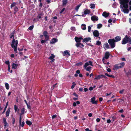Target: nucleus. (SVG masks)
I'll return each mask as SVG.
<instances>
[{
	"label": "nucleus",
	"mask_w": 131,
	"mask_h": 131,
	"mask_svg": "<svg viewBox=\"0 0 131 131\" xmlns=\"http://www.w3.org/2000/svg\"><path fill=\"white\" fill-rule=\"evenodd\" d=\"M96 45L99 46L101 45V42L99 41L98 40L96 41Z\"/></svg>",
	"instance_id": "72a5a7b5"
},
{
	"label": "nucleus",
	"mask_w": 131,
	"mask_h": 131,
	"mask_svg": "<svg viewBox=\"0 0 131 131\" xmlns=\"http://www.w3.org/2000/svg\"><path fill=\"white\" fill-rule=\"evenodd\" d=\"M90 13V10L88 9H85L84 12V13L85 15L89 14Z\"/></svg>",
	"instance_id": "4468645a"
},
{
	"label": "nucleus",
	"mask_w": 131,
	"mask_h": 131,
	"mask_svg": "<svg viewBox=\"0 0 131 131\" xmlns=\"http://www.w3.org/2000/svg\"><path fill=\"white\" fill-rule=\"evenodd\" d=\"M108 42L112 48H113L115 47V42H116L114 41V39H109L108 40Z\"/></svg>",
	"instance_id": "f03ea898"
},
{
	"label": "nucleus",
	"mask_w": 131,
	"mask_h": 131,
	"mask_svg": "<svg viewBox=\"0 0 131 131\" xmlns=\"http://www.w3.org/2000/svg\"><path fill=\"white\" fill-rule=\"evenodd\" d=\"M57 116V115H53L52 116V119H54Z\"/></svg>",
	"instance_id": "603ef678"
},
{
	"label": "nucleus",
	"mask_w": 131,
	"mask_h": 131,
	"mask_svg": "<svg viewBox=\"0 0 131 131\" xmlns=\"http://www.w3.org/2000/svg\"><path fill=\"white\" fill-rule=\"evenodd\" d=\"M129 37L127 35L123 38L122 41V44L124 45L127 43L129 41Z\"/></svg>",
	"instance_id": "7ed1b4c3"
},
{
	"label": "nucleus",
	"mask_w": 131,
	"mask_h": 131,
	"mask_svg": "<svg viewBox=\"0 0 131 131\" xmlns=\"http://www.w3.org/2000/svg\"><path fill=\"white\" fill-rule=\"evenodd\" d=\"M14 9L15 10L16 12H17L18 10V8L16 7H15V8H14Z\"/></svg>",
	"instance_id": "8fccbe9b"
},
{
	"label": "nucleus",
	"mask_w": 131,
	"mask_h": 131,
	"mask_svg": "<svg viewBox=\"0 0 131 131\" xmlns=\"http://www.w3.org/2000/svg\"><path fill=\"white\" fill-rule=\"evenodd\" d=\"M92 116V114L91 113H90L88 114V116L90 117H91Z\"/></svg>",
	"instance_id": "774afa93"
},
{
	"label": "nucleus",
	"mask_w": 131,
	"mask_h": 131,
	"mask_svg": "<svg viewBox=\"0 0 131 131\" xmlns=\"http://www.w3.org/2000/svg\"><path fill=\"white\" fill-rule=\"evenodd\" d=\"M76 103L75 102H74L73 104V105L74 106H76Z\"/></svg>",
	"instance_id": "69168bd1"
},
{
	"label": "nucleus",
	"mask_w": 131,
	"mask_h": 131,
	"mask_svg": "<svg viewBox=\"0 0 131 131\" xmlns=\"http://www.w3.org/2000/svg\"><path fill=\"white\" fill-rule=\"evenodd\" d=\"M91 68H92L91 67H88L86 68V70L87 71H89V72H90V70H91Z\"/></svg>",
	"instance_id": "c756f323"
},
{
	"label": "nucleus",
	"mask_w": 131,
	"mask_h": 131,
	"mask_svg": "<svg viewBox=\"0 0 131 131\" xmlns=\"http://www.w3.org/2000/svg\"><path fill=\"white\" fill-rule=\"evenodd\" d=\"M105 59L103 58L102 60L103 63L105 64H106V60H105Z\"/></svg>",
	"instance_id": "a18cd8bd"
},
{
	"label": "nucleus",
	"mask_w": 131,
	"mask_h": 131,
	"mask_svg": "<svg viewBox=\"0 0 131 131\" xmlns=\"http://www.w3.org/2000/svg\"><path fill=\"white\" fill-rule=\"evenodd\" d=\"M95 7V5L94 4H90V8L94 9Z\"/></svg>",
	"instance_id": "2f4dec72"
},
{
	"label": "nucleus",
	"mask_w": 131,
	"mask_h": 131,
	"mask_svg": "<svg viewBox=\"0 0 131 131\" xmlns=\"http://www.w3.org/2000/svg\"><path fill=\"white\" fill-rule=\"evenodd\" d=\"M71 29L73 30V31H74L76 30V29L75 28V27H71Z\"/></svg>",
	"instance_id": "c03bdc74"
},
{
	"label": "nucleus",
	"mask_w": 131,
	"mask_h": 131,
	"mask_svg": "<svg viewBox=\"0 0 131 131\" xmlns=\"http://www.w3.org/2000/svg\"><path fill=\"white\" fill-rule=\"evenodd\" d=\"M26 123L28 125L30 126L32 124L31 122L29 121H27L26 122Z\"/></svg>",
	"instance_id": "bb28decb"
},
{
	"label": "nucleus",
	"mask_w": 131,
	"mask_h": 131,
	"mask_svg": "<svg viewBox=\"0 0 131 131\" xmlns=\"http://www.w3.org/2000/svg\"><path fill=\"white\" fill-rule=\"evenodd\" d=\"M107 71L108 72H110L111 71V69L109 68H108L107 69Z\"/></svg>",
	"instance_id": "0e129e2a"
},
{
	"label": "nucleus",
	"mask_w": 131,
	"mask_h": 131,
	"mask_svg": "<svg viewBox=\"0 0 131 131\" xmlns=\"http://www.w3.org/2000/svg\"><path fill=\"white\" fill-rule=\"evenodd\" d=\"M95 98L94 97L92 98L91 99V102L93 104H97V101H95Z\"/></svg>",
	"instance_id": "2eb2a0df"
},
{
	"label": "nucleus",
	"mask_w": 131,
	"mask_h": 131,
	"mask_svg": "<svg viewBox=\"0 0 131 131\" xmlns=\"http://www.w3.org/2000/svg\"><path fill=\"white\" fill-rule=\"evenodd\" d=\"M58 41V39L56 38H53L51 40V41L50 42L51 44H53Z\"/></svg>",
	"instance_id": "dca6fc26"
},
{
	"label": "nucleus",
	"mask_w": 131,
	"mask_h": 131,
	"mask_svg": "<svg viewBox=\"0 0 131 131\" xmlns=\"http://www.w3.org/2000/svg\"><path fill=\"white\" fill-rule=\"evenodd\" d=\"M121 37L119 36H117L114 38V41L116 42H117L121 40Z\"/></svg>",
	"instance_id": "f8f14e48"
},
{
	"label": "nucleus",
	"mask_w": 131,
	"mask_h": 131,
	"mask_svg": "<svg viewBox=\"0 0 131 131\" xmlns=\"http://www.w3.org/2000/svg\"><path fill=\"white\" fill-rule=\"evenodd\" d=\"M72 85L71 86V88L72 89H73L75 87V86L76 85V84L74 82H73L72 83Z\"/></svg>",
	"instance_id": "58836bf2"
},
{
	"label": "nucleus",
	"mask_w": 131,
	"mask_h": 131,
	"mask_svg": "<svg viewBox=\"0 0 131 131\" xmlns=\"http://www.w3.org/2000/svg\"><path fill=\"white\" fill-rule=\"evenodd\" d=\"M94 36L96 37H97L99 35V33H93Z\"/></svg>",
	"instance_id": "79ce46f5"
},
{
	"label": "nucleus",
	"mask_w": 131,
	"mask_h": 131,
	"mask_svg": "<svg viewBox=\"0 0 131 131\" xmlns=\"http://www.w3.org/2000/svg\"><path fill=\"white\" fill-rule=\"evenodd\" d=\"M91 39L90 37L86 38L83 39V42L87 43L89 42H91Z\"/></svg>",
	"instance_id": "423d86ee"
},
{
	"label": "nucleus",
	"mask_w": 131,
	"mask_h": 131,
	"mask_svg": "<svg viewBox=\"0 0 131 131\" xmlns=\"http://www.w3.org/2000/svg\"><path fill=\"white\" fill-rule=\"evenodd\" d=\"M81 5V4H80V5L77 6L75 8V10H76V11H78V10L80 7V6Z\"/></svg>",
	"instance_id": "393cba45"
},
{
	"label": "nucleus",
	"mask_w": 131,
	"mask_h": 131,
	"mask_svg": "<svg viewBox=\"0 0 131 131\" xmlns=\"http://www.w3.org/2000/svg\"><path fill=\"white\" fill-rule=\"evenodd\" d=\"M123 1L124 4V7L125 8H127L128 7L127 3L128 2V0H123Z\"/></svg>",
	"instance_id": "39448f33"
},
{
	"label": "nucleus",
	"mask_w": 131,
	"mask_h": 131,
	"mask_svg": "<svg viewBox=\"0 0 131 131\" xmlns=\"http://www.w3.org/2000/svg\"><path fill=\"white\" fill-rule=\"evenodd\" d=\"M100 121V119L99 118H97L96 119V121L97 122H99Z\"/></svg>",
	"instance_id": "052dcab7"
},
{
	"label": "nucleus",
	"mask_w": 131,
	"mask_h": 131,
	"mask_svg": "<svg viewBox=\"0 0 131 131\" xmlns=\"http://www.w3.org/2000/svg\"><path fill=\"white\" fill-rule=\"evenodd\" d=\"M9 37L10 38H13V39L14 38V33H11L9 35Z\"/></svg>",
	"instance_id": "4c0bfd02"
},
{
	"label": "nucleus",
	"mask_w": 131,
	"mask_h": 131,
	"mask_svg": "<svg viewBox=\"0 0 131 131\" xmlns=\"http://www.w3.org/2000/svg\"><path fill=\"white\" fill-rule=\"evenodd\" d=\"M16 3L15 2H14L11 5L10 7L11 8H12L13 7L16 6Z\"/></svg>",
	"instance_id": "f704fd0d"
},
{
	"label": "nucleus",
	"mask_w": 131,
	"mask_h": 131,
	"mask_svg": "<svg viewBox=\"0 0 131 131\" xmlns=\"http://www.w3.org/2000/svg\"><path fill=\"white\" fill-rule=\"evenodd\" d=\"M4 124V126L5 127H6V126H7L8 124L6 122H3Z\"/></svg>",
	"instance_id": "864d4df0"
},
{
	"label": "nucleus",
	"mask_w": 131,
	"mask_h": 131,
	"mask_svg": "<svg viewBox=\"0 0 131 131\" xmlns=\"http://www.w3.org/2000/svg\"><path fill=\"white\" fill-rule=\"evenodd\" d=\"M110 55L109 52H106L105 54L104 57L103 58L105 59H107L109 57Z\"/></svg>",
	"instance_id": "6e6552de"
},
{
	"label": "nucleus",
	"mask_w": 131,
	"mask_h": 131,
	"mask_svg": "<svg viewBox=\"0 0 131 131\" xmlns=\"http://www.w3.org/2000/svg\"><path fill=\"white\" fill-rule=\"evenodd\" d=\"M12 123L13 124H14L15 123V118L14 117H13L12 118Z\"/></svg>",
	"instance_id": "de8ad7c7"
},
{
	"label": "nucleus",
	"mask_w": 131,
	"mask_h": 131,
	"mask_svg": "<svg viewBox=\"0 0 131 131\" xmlns=\"http://www.w3.org/2000/svg\"><path fill=\"white\" fill-rule=\"evenodd\" d=\"M124 90V89L122 90L119 91V93L120 94H122L123 93Z\"/></svg>",
	"instance_id": "09e8293b"
},
{
	"label": "nucleus",
	"mask_w": 131,
	"mask_h": 131,
	"mask_svg": "<svg viewBox=\"0 0 131 131\" xmlns=\"http://www.w3.org/2000/svg\"><path fill=\"white\" fill-rule=\"evenodd\" d=\"M14 108L15 110V111L16 112L18 108V107L16 105H15L14 106Z\"/></svg>",
	"instance_id": "c9c22d12"
},
{
	"label": "nucleus",
	"mask_w": 131,
	"mask_h": 131,
	"mask_svg": "<svg viewBox=\"0 0 131 131\" xmlns=\"http://www.w3.org/2000/svg\"><path fill=\"white\" fill-rule=\"evenodd\" d=\"M104 47H105L106 48L108 49L109 48V46L108 45V44L107 43H105L104 44Z\"/></svg>",
	"instance_id": "a878e982"
},
{
	"label": "nucleus",
	"mask_w": 131,
	"mask_h": 131,
	"mask_svg": "<svg viewBox=\"0 0 131 131\" xmlns=\"http://www.w3.org/2000/svg\"><path fill=\"white\" fill-rule=\"evenodd\" d=\"M83 63L82 62H81L77 63L76 64V65L78 66H79L80 65H82L83 64Z\"/></svg>",
	"instance_id": "ea45409f"
},
{
	"label": "nucleus",
	"mask_w": 131,
	"mask_h": 131,
	"mask_svg": "<svg viewBox=\"0 0 131 131\" xmlns=\"http://www.w3.org/2000/svg\"><path fill=\"white\" fill-rule=\"evenodd\" d=\"M18 43V41L16 40L15 41L14 38L13 39L11 43V46L14 49V51L16 53H17V46Z\"/></svg>",
	"instance_id": "f257e3e1"
},
{
	"label": "nucleus",
	"mask_w": 131,
	"mask_h": 131,
	"mask_svg": "<svg viewBox=\"0 0 131 131\" xmlns=\"http://www.w3.org/2000/svg\"><path fill=\"white\" fill-rule=\"evenodd\" d=\"M73 95H74V96H75L76 97H78V95L77 94H76V93H73Z\"/></svg>",
	"instance_id": "6e6d98bb"
},
{
	"label": "nucleus",
	"mask_w": 131,
	"mask_h": 131,
	"mask_svg": "<svg viewBox=\"0 0 131 131\" xmlns=\"http://www.w3.org/2000/svg\"><path fill=\"white\" fill-rule=\"evenodd\" d=\"M19 65V64H15L13 63L12 64V67L13 68L16 69L17 67Z\"/></svg>",
	"instance_id": "a211bd4d"
},
{
	"label": "nucleus",
	"mask_w": 131,
	"mask_h": 131,
	"mask_svg": "<svg viewBox=\"0 0 131 131\" xmlns=\"http://www.w3.org/2000/svg\"><path fill=\"white\" fill-rule=\"evenodd\" d=\"M25 112V108H23L21 110V114H23Z\"/></svg>",
	"instance_id": "37998d69"
},
{
	"label": "nucleus",
	"mask_w": 131,
	"mask_h": 131,
	"mask_svg": "<svg viewBox=\"0 0 131 131\" xmlns=\"http://www.w3.org/2000/svg\"><path fill=\"white\" fill-rule=\"evenodd\" d=\"M82 39H83V38L81 37H75V40L77 43L80 42L81 40Z\"/></svg>",
	"instance_id": "0eeeda50"
},
{
	"label": "nucleus",
	"mask_w": 131,
	"mask_h": 131,
	"mask_svg": "<svg viewBox=\"0 0 131 131\" xmlns=\"http://www.w3.org/2000/svg\"><path fill=\"white\" fill-rule=\"evenodd\" d=\"M80 45H81L82 47H84V46L83 44L80 42H78L75 45V46L77 47H79Z\"/></svg>",
	"instance_id": "412c9836"
},
{
	"label": "nucleus",
	"mask_w": 131,
	"mask_h": 131,
	"mask_svg": "<svg viewBox=\"0 0 131 131\" xmlns=\"http://www.w3.org/2000/svg\"><path fill=\"white\" fill-rule=\"evenodd\" d=\"M108 77H110L114 78V77L112 75H109Z\"/></svg>",
	"instance_id": "4d7b16f0"
},
{
	"label": "nucleus",
	"mask_w": 131,
	"mask_h": 131,
	"mask_svg": "<svg viewBox=\"0 0 131 131\" xmlns=\"http://www.w3.org/2000/svg\"><path fill=\"white\" fill-rule=\"evenodd\" d=\"M67 2V0H63V5H66Z\"/></svg>",
	"instance_id": "cd10ccee"
},
{
	"label": "nucleus",
	"mask_w": 131,
	"mask_h": 131,
	"mask_svg": "<svg viewBox=\"0 0 131 131\" xmlns=\"http://www.w3.org/2000/svg\"><path fill=\"white\" fill-rule=\"evenodd\" d=\"M109 13H107L105 12H104L103 13L102 15L105 17H106L109 16Z\"/></svg>",
	"instance_id": "6ab92c4d"
},
{
	"label": "nucleus",
	"mask_w": 131,
	"mask_h": 131,
	"mask_svg": "<svg viewBox=\"0 0 131 131\" xmlns=\"http://www.w3.org/2000/svg\"><path fill=\"white\" fill-rule=\"evenodd\" d=\"M120 68H123L125 65V63L124 62H122L119 64H118Z\"/></svg>",
	"instance_id": "4be33fe9"
},
{
	"label": "nucleus",
	"mask_w": 131,
	"mask_h": 131,
	"mask_svg": "<svg viewBox=\"0 0 131 131\" xmlns=\"http://www.w3.org/2000/svg\"><path fill=\"white\" fill-rule=\"evenodd\" d=\"M120 68L118 64H117L114 66L113 69V70H117Z\"/></svg>",
	"instance_id": "9b49d317"
},
{
	"label": "nucleus",
	"mask_w": 131,
	"mask_h": 131,
	"mask_svg": "<svg viewBox=\"0 0 131 131\" xmlns=\"http://www.w3.org/2000/svg\"><path fill=\"white\" fill-rule=\"evenodd\" d=\"M25 123L24 122H23L21 124V126L22 127H23L24 126V125Z\"/></svg>",
	"instance_id": "e2e57ef3"
},
{
	"label": "nucleus",
	"mask_w": 131,
	"mask_h": 131,
	"mask_svg": "<svg viewBox=\"0 0 131 131\" xmlns=\"http://www.w3.org/2000/svg\"><path fill=\"white\" fill-rule=\"evenodd\" d=\"M54 57L55 56L53 54H51V56L48 58V59H49L51 60V62H52L54 61L55 60L54 59Z\"/></svg>",
	"instance_id": "9d476101"
},
{
	"label": "nucleus",
	"mask_w": 131,
	"mask_h": 131,
	"mask_svg": "<svg viewBox=\"0 0 131 131\" xmlns=\"http://www.w3.org/2000/svg\"><path fill=\"white\" fill-rule=\"evenodd\" d=\"M102 78V74H100L95 76L94 80H99Z\"/></svg>",
	"instance_id": "f3484780"
},
{
	"label": "nucleus",
	"mask_w": 131,
	"mask_h": 131,
	"mask_svg": "<svg viewBox=\"0 0 131 131\" xmlns=\"http://www.w3.org/2000/svg\"><path fill=\"white\" fill-rule=\"evenodd\" d=\"M104 78L106 79H107V78L104 75L102 74V78Z\"/></svg>",
	"instance_id": "338daca9"
},
{
	"label": "nucleus",
	"mask_w": 131,
	"mask_h": 131,
	"mask_svg": "<svg viewBox=\"0 0 131 131\" xmlns=\"http://www.w3.org/2000/svg\"><path fill=\"white\" fill-rule=\"evenodd\" d=\"M62 54L64 56H65L67 55H68V56H70L69 52L67 50H66L64 51Z\"/></svg>",
	"instance_id": "ddd939ff"
},
{
	"label": "nucleus",
	"mask_w": 131,
	"mask_h": 131,
	"mask_svg": "<svg viewBox=\"0 0 131 131\" xmlns=\"http://www.w3.org/2000/svg\"><path fill=\"white\" fill-rule=\"evenodd\" d=\"M120 1V3L121 4L120 6L121 8H123L124 7V4L123 1V0H119Z\"/></svg>",
	"instance_id": "aec40b11"
},
{
	"label": "nucleus",
	"mask_w": 131,
	"mask_h": 131,
	"mask_svg": "<svg viewBox=\"0 0 131 131\" xmlns=\"http://www.w3.org/2000/svg\"><path fill=\"white\" fill-rule=\"evenodd\" d=\"M10 111V109H8V110L6 112V117H8L9 116Z\"/></svg>",
	"instance_id": "5701e85b"
},
{
	"label": "nucleus",
	"mask_w": 131,
	"mask_h": 131,
	"mask_svg": "<svg viewBox=\"0 0 131 131\" xmlns=\"http://www.w3.org/2000/svg\"><path fill=\"white\" fill-rule=\"evenodd\" d=\"M81 28L83 30H85L86 29V25L84 24H82L81 26Z\"/></svg>",
	"instance_id": "b1692460"
},
{
	"label": "nucleus",
	"mask_w": 131,
	"mask_h": 131,
	"mask_svg": "<svg viewBox=\"0 0 131 131\" xmlns=\"http://www.w3.org/2000/svg\"><path fill=\"white\" fill-rule=\"evenodd\" d=\"M21 114H20V118H19V123L20 124V125L21 124Z\"/></svg>",
	"instance_id": "a19ab883"
},
{
	"label": "nucleus",
	"mask_w": 131,
	"mask_h": 131,
	"mask_svg": "<svg viewBox=\"0 0 131 131\" xmlns=\"http://www.w3.org/2000/svg\"><path fill=\"white\" fill-rule=\"evenodd\" d=\"M5 86L6 89L7 90L9 89V86L8 84L7 83H5Z\"/></svg>",
	"instance_id": "c85d7f7f"
},
{
	"label": "nucleus",
	"mask_w": 131,
	"mask_h": 131,
	"mask_svg": "<svg viewBox=\"0 0 131 131\" xmlns=\"http://www.w3.org/2000/svg\"><path fill=\"white\" fill-rule=\"evenodd\" d=\"M5 63L8 65V66H9V61H6L5 62Z\"/></svg>",
	"instance_id": "3c124183"
},
{
	"label": "nucleus",
	"mask_w": 131,
	"mask_h": 131,
	"mask_svg": "<svg viewBox=\"0 0 131 131\" xmlns=\"http://www.w3.org/2000/svg\"><path fill=\"white\" fill-rule=\"evenodd\" d=\"M102 25L101 24H99L97 25V28L99 29L100 28H101L102 27Z\"/></svg>",
	"instance_id": "473e14b6"
},
{
	"label": "nucleus",
	"mask_w": 131,
	"mask_h": 131,
	"mask_svg": "<svg viewBox=\"0 0 131 131\" xmlns=\"http://www.w3.org/2000/svg\"><path fill=\"white\" fill-rule=\"evenodd\" d=\"M107 123H110L111 122V121L110 119H107Z\"/></svg>",
	"instance_id": "680f3d73"
},
{
	"label": "nucleus",
	"mask_w": 131,
	"mask_h": 131,
	"mask_svg": "<svg viewBox=\"0 0 131 131\" xmlns=\"http://www.w3.org/2000/svg\"><path fill=\"white\" fill-rule=\"evenodd\" d=\"M46 41V40H42L41 41V43H44Z\"/></svg>",
	"instance_id": "bf43d9fd"
},
{
	"label": "nucleus",
	"mask_w": 131,
	"mask_h": 131,
	"mask_svg": "<svg viewBox=\"0 0 131 131\" xmlns=\"http://www.w3.org/2000/svg\"><path fill=\"white\" fill-rule=\"evenodd\" d=\"M118 102H122V101H124V100L123 99H119L118 100Z\"/></svg>",
	"instance_id": "5fc2aeb1"
},
{
	"label": "nucleus",
	"mask_w": 131,
	"mask_h": 131,
	"mask_svg": "<svg viewBox=\"0 0 131 131\" xmlns=\"http://www.w3.org/2000/svg\"><path fill=\"white\" fill-rule=\"evenodd\" d=\"M91 65L93 66V65L92 64V62L91 61H89V62L86 63L84 65V67L85 69L86 68V67L89 65Z\"/></svg>",
	"instance_id": "20e7f679"
},
{
	"label": "nucleus",
	"mask_w": 131,
	"mask_h": 131,
	"mask_svg": "<svg viewBox=\"0 0 131 131\" xmlns=\"http://www.w3.org/2000/svg\"><path fill=\"white\" fill-rule=\"evenodd\" d=\"M91 19L93 21H97L98 20V18L97 16L94 15L91 17Z\"/></svg>",
	"instance_id": "1a4fd4ad"
},
{
	"label": "nucleus",
	"mask_w": 131,
	"mask_h": 131,
	"mask_svg": "<svg viewBox=\"0 0 131 131\" xmlns=\"http://www.w3.org/2000/svg\"><path fill=\"white\" fill-rule=\"evenodd\" d=\"M33 26H31L29 27L28 28V29L30 30H31L33 29Z\"/></svg>",
	"instance_id": "49530a36"
},
{
	"label": "nucleus",
	"mask_w": 131,
	"mask_h": 131,
	"mask_svg": "<svg viewBox=\"0 0 131 131\" xmlns=\"http://www.w3.org/2000/svg\"><path fill=\"white\" fill-rule=\"evenodd\" d=\"M93 89V88L92 87H90L89 89V90H90V91H92V90Z\"/></svg>",
	"instance_id": "13d9d810"
},
{
	"label": "nucleus",
	"mask_w": 131,
	"mask_h": 131,
	"mask_svg": "<svg viewBox=\"0 0 131 131\" xmlns=\"http://www.w3.org/2000/svg\"><path fill=\"white\" fill-rule=\"evenodd\" d=\"M44 35L45 37V40H46V41L48 40L49 39V37L46 34H45Z\"/></svg>",
	"instance_id": "e433bc0d"
},
{
	"label": "nucleus",
	"mask_w": 131,
	"mask_h": 131,
	"mask_svg": "<svg viewBox=\"0 0 131 131\" xmlns=\"http://www.w3.org/2000/svg\"><path fill=\"white\" fill-rule=\"evenodd\" d=\"M93 26L92 25H91V26H89L88 27V31L89 32H90L91 29V27H92Z\"/></svg>",
	"instance_id": "7c9ffc66"
}]
</instances>
